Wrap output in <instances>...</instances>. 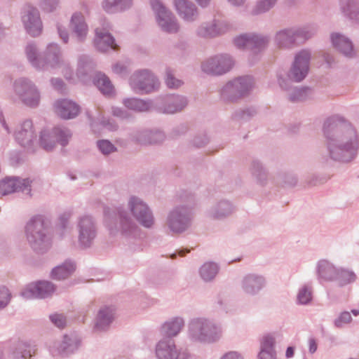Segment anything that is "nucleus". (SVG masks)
Returning a JSON list of instances; mask_svg holds the SVG:
<instances>
[{
  "label": "nucleus",
  "instance_id": "a211bd4d",
  "mask_svg": "<svg viewBox=\"0 0 359 359\" xmlns=\"http://www.w3.org/2000/svg\"><path fill=\"white\" fill-rule=\"evenodd\" d=\"M55 111L61 118L69 119L78 115L79 108L74 102L64 100L56 103Z\"/></svg>",
  "mask_w": 359,
  "mask_h": 359
},
{
  "label": "nucleus",
  "instance_id": "bb28decb",
  "mask_svg": "<svg viewBox=\"0 0 359 359\" xmlns=\"http://www.w3.org/2000/svg\"><path fill=\"white\" fill-rule=\"evenodd\" d=\"M252 39L250 43V49L253 55H256L262 51L269 41L267 36L257 35L254 33H252Z\"/></svg>",
  "mask_w": 359,
  "mask_h": 359
},
{
  "label": "nucleus",
  "instance_id": "864d4df0",
  "mask_svg": "<svg viewBox=\"0 0 359 359\" xmlns=\"http://www.w3.org/2000/svg\"><path fill=\"white\" fill-rule=\"evenodd\" d=\"M306 182L309 186H316L323 184L324 182V180L313 175L308 177Z\"/></svg>",
  "mask_w": 359,
  "mask_h": 359
},
{
  "label": "nucleus",
  "instance_id": "423d86ee",
  "mask_svg": "<svg viewBox=\"0 0 359 359\" xmlns=\"http://www.w3.org/2000/svg\"><path fill=\"white\" fill-rule=\"evenodd\" d=\"M130 86L136 92L148 93L157 88L159 83L149 71L143 70L131 77Z\"/></svg>",
  "mask_w": 359,
  "mask_h": 359
},
{
  "label": "nucleus",
  "instance_id": "b1692460",
  "mask_svg": "<svg viewBox=\"0 0 359 359\" xmlns=\"http://www.w3.org/2000/svg\"><path fill=\"white\" fill-rule=\"evenodd\" d=\"M202 69L208 74H222L224 71L222 57L211 58L203 64Z\"/></svg>",
  "mask_w": 359,
  "mask_h": 359
},
{
  "label": "nucleus",
  "instance_id": "ea45409f",
  "mask_svg": "<svg viewBox=\"0 0 359 359\" xmlns=\"http://www.w3.org/2000/svg\"><path fill=\"white\" fill-rule=\"evenodd\" d=\"M251 39H252V33H244L234 37L233 44L238 49H250Z\"/></svg>",
  "mask_w": 359,
  "mask_h": 359
},
{
  "label": "nucleus",
  "instance_id": "473e14b6",
  "mask_svg": "<svg viewBox=\"0 0 359 359\" xmlns=\"http://www.w3.org/2000/svg\"><path fill=\"white\" fill-rule=\"evenodd\" d=\"M337 275L336 276L335 280L339 282L341 286L351 283L356 279V275L353 271L339 269H337Z\"/></svg>",
  "mask_w": 359,
  "mask_h": 359
},
{
  "label": "nucleus",
  "instance_id": "6e6d98bb",
  "mask_svg": "<svg viewBox=\"0 0 359 359\" xmlns=\"http://www.w3.org/2000/svg\"><path fill=\"white\" fill-rule=\"evenodd\" d=\"M323 58L325 62L327 64L329 67H331L332 65L334 63V60L333 56L327 53L323 54Z\"/></svg>",
  "mask_w": 359,
  "mask_h": 359
},
{
  "label": "nucleus",
  "instance_id": "7c9ffc66",
  "mask_svg": "<svg viewBox=\"0 0 359 359\" xmlns=\"http://www.w3.org/2000/svg\"><path fill=\"white\" fill-rule=\"evenodd\" d=\"M23 102L28 106H36L39 103V96L36 89L25 83V91L22 95Z\"/></svg>",
  "mask_w": 359,
  "mask_h": 359
},
{
  "label": "nucleus",
  "instance_id": "603ef678",
  "mask_svg": "<svg viewBox=\"0 0 359 359\" xmlns=\"http://www.w3.org/2000/svg\"><path fill=\"white\" fill-rule=\"evenodd\" d=\"M10 299V294L6 288L0 290V309L4 307Z\"/></svg>",
  "mask_w": 359,
  "mask_h": 359
},
{
  "label": "nucleus",
  "instance_id": "a18cd8bd",
  "mask_svg": "<svg viewBox=\"0 0 359 359\" xmlns=\"http://www.w3.org/2000/svg\"><path fill=\"white\" fill-rule=\"evenodd\" d=\"M279 181L283 186L294 187L297 183V178L293 174L283 173L279 175Z\"/></svg>",
  "mask_w": 359,
  "mask_h": 359
},
{
  "label": "nucleus",
  "instance_id": "72a5a7b5",
  "mask_svg": "<svg viewBox=\"0 0 359 359\" xmlns=\"http://www.w3.org/2000/svg\"><path fill=\"white\" fill-rule=\"evenodd\" d=\"M277 0H258L251 11L252 15H258L270 11L276 4Z\"/></svg>",
  "mask_w": 359,
  "mask_h": 359
},
{
  "label": "nucleus",
  "instance_id": "0eeeda50",
  "mask_svg": "<svg viewBox=\"0 0 359 359\" xmlns=\"http://www.w3.org/2000/svg\"><path fill=\"white\" fill-rule=\"evenodd\" d=\"M151 4L157 15V21L161 28L167 32H175L178 25L173 20L171 13L168 12L158 0H152Z\"/></svg>",
  "mask_w": 359,
  "mask_h": 359
},
{
  "label": "nucleus",
  "instance_id": "7ed1b4c3",
  "mask_svg": "<svg viewBox=\"0 0 359 359\" xmlns=\"http://www.w3.org/2000/svg\"><path fill=\"white\" fill-rule=\"evenodd\" d=\"M255 87L253 76H239L226 83V100L236 102L248 96Z\"/></svg>",
  "mask_w": 359,
  "mask_h": 359
},
{
  "label": "nucleus",
  "instance_id": "c9c22d12",
  "mask_svg": "<svg viewBox=\"0 0 359 359\" xmlns=\"http://www.w3.org/2000/svg\"><path fill=\"white\" fill-rule=\"evenodd\" d=\"M72 26L78 36L81 38L86 36L87 27L83 21V18L81 14H75L72 16Z\"/></svg>",
  "mask_w": 359,
  "mask_h": 359
},
{
  "label": "nucleus",
  "instance_id": "8fccbe9b",
  "mask_svg": "<svg viewBox=\"0 0 359 359\" xmlns=\"http://www.w3.org/2000/svg\"><path fill=\"white\" fill-rule=\"evenodd\" d=\"M100 150L104 154H108L114 150L113 144L107 140H102L98 142Z\"/></svg>",
  "mask_w": 359,
  "mask_h": 359
},
{
  "label": "nucleus",
  "instance_id": "f03ea898",
  "mask_svg": "<svg viewBox=\"0 0 359 359\" xmlns=\"http://www.w3.org/2000/svg\"><path fill=\"white\" fill-rule=\"evenodd\" d=\"M315 33V29L310 27L286 28L276 33L274 43L279 48L292 49L311 39Z\"/></svg>",
  "mask_w": 359,
  "mask_h": 359
},
{
  "label": "nucleus",
  "instance_id": "2f4dec72",
  "mask_svg": "<svg viewBox=\"0 0 359 359\" xmlns=\"http://www.w3.org/2000/svg\"><path fill=\"white\" fill-rule=\"evenodd\" d=\"M74 269L75 268L72 263H65L53 270L52 277L57 280L66 278L74 271Z\"/></svg>",
  "mask_w": 359,
  "mask_h": 359
},
{
  "label": "nucleus",
  "instance_id": "4d7b16f0",
  "mask_svg": "<svg viewBox=\"0 0 359 359\" xmlns=\"http://www.w3.org/2000/svg\"><path fill=\"white\" fill-rule=\"evenodd\" d=\"M226 359H243V358L238 353L231 351L226 353Z\"/></svg>",
  "mask_w": 359,
  "mask_h": 359
},
{
  "label": "nucleus",
  "instance_id": "680f3d73",
  "mask_svg": "<svg viewBox=\"0 0 359 359\" xmlns=\"http://www.w3.org/2000/svg\"><path fill=\"white\" fill-rule=\"evenodd\" d=\"M294 348L292 347V346H289L287 347V350H286V353H285V356L287 358H291L294 355Z\"/></svg>",
  "mask_w": 359,
  "mask_h": 359
},
{
  "label": "nucleus",
  "instance_id": "412c9836",
  "mask_svg": "<svg viewBox=\"0 0 359 359\" xmlns=\"http://www.w3.org/2000/svg\"><path fill=\"white\" fill-rule=\"evenodd\" d=\"M275 339L271 336H265L261 343V350L258 359H276V353L274 350Z\"/></svg>",
  "mask_w": 359,
  "mask_h": 359
},
{
  "label": "nucleus",
  "instance_id": "bf43d9fd",
  "mask_svg": "<svg viewBox=\"0 0 359 359\" xmlns=\"http://www.w3.org/2000/svg\"><path fill=\"white\" fill-rule=\"evenodd\" d=\"M234 210H235L234 206L231 203L226 201V215L227 214L232 213L234 211Z\"/></svg>",
  "mask_w": 359,
  "mask_h": 359
},
{
  "label": "nucleus",
  "instance_id": "4468645a",
  "mask_svg": "<svg viewBox=\"0 0 359 359\" xmlns=\"http://www.w3.org/2000/svg\"><path fill=\"white\" fill-rule=\"evenodd\" d=\"M331 40L334 47L348 57L355 55L353 43L349 39L338 33L331 35Z\"/></svg>",
  "mask_w": 359,
  "mask_h": 359
},
{
  "label": "nucleus",
  "instance_id": "2eb2a0df",
  "mask_svg": "<svg viewBox=\"0 0 359 359\" xmlns=\"http://www.w3.org/2000/svg\"><path fill=\"white\" fill-rule=\"evenodd\" d=\"M30 186L27 179L9 178L0 182V194L6 195L16 191H23Z\"/></svg>",
  "mask_w": 359,
  "mask_h": 359
},
{
  "label": "nucleus",
  "instance_id": "79ce46f5",
  "mask_svg": "<svg viewBox=\"0 0 359 359\" xmlns=\"http://www.w3.org/2000/svg\"><path fill=\"white\" fill-rule=\"evenodd\" d=\"M186 105L185 101L180 97L175 98L172 102H169L165 109V112L168 114H174L181 111Z\"/></svg>",
  "mask_w": 359,
  "mask_h": 359
},
{
  "label": "nucleus",
  "instance_id": "f3484780",
  "mask_svg": "<svg viewBox=\"0 0 359 359\" xmlns=\"http://www.w3.org/2000/svg\"><path fill=\"white\" fill-rule=\"evenodd\" d=\"M23 21L27 32L32 36L39 35L41 32V22L35 8H32L23 17Z\"/></svg>",
  "mask_w": 359,
  "mask_h": 359
},
{
  "label": "nucleus",
  "instance_id": "393cba45",
  "mask_svg": "<svg viewBox=\"0 0 359 359\" xmlns=\"http://www.w3.org/2000/svg\"><path fill=\"white\" fill-rule=\"evenodd\" d=\"M187 219L180 214L172 212L169 218V226L175 233L183 231L187 226Z\"/></svg>",
  "mask_w": 359,
  "mask_h": 359
},
{
  "label": "nucleus",
  "instance_id": "a878e982",
  "mask_svg": "<svg viewBox=\"0 0 359 359\" xmlns=\"http://www.w3.org/2000/svg\"><path fill=\"white\" fill-rule=\"evenodd\" d=\"M32 136V123L30 121H26L23 123L21 129L17 132L16 139L25 146L31 141Z\"/></svg>",
  "mask_w": 359,
  "mask_h": 359
},
{
  "label": "nucleus",
  "instance_id": "6e6552de",
  "mask_svg": "<svg viewBox=\"0 0 359 359\" xmlns=\"http://www.w3.org/2000/svg\"><path fill=\"white\" fill-rule=\"evenodd\" d=\"M70 134L68 131L63 130L61 128H55L52 132H43L40 138L41 146L46 151L53 149L56 142H59L62 146H65Z\"/></svg>",
  "mask_w": 359,
  "mask_h": 359
},
{
  "label": "nucleus",
  "instance_id": "13d9d810",
  "mask_svg": "<svg viewBox=\"0 0 359 359\" xmlns=\"http://www.w3.org/2000/svg\"><path fill=\"white\" fill-rule=\"evenodd\" d=\"M317 350V344L314 339H309V352L313 353Z\"/></svg>",
  "mask_w": 359,
  "mask_h": 359
},
{
  "label": "nucleus",
  "instance_id": "9b49d317",
  "mask_svg": "<svg viewBox=\"0 0 359 359\" xmlns=\"http://www.w3.org/2000/svg\"><path fill=\"white\" fill-rule=\"evenodd\" d=\"M130 205L135 217L143 226L150 227L153 224V217L145 204L137 198H132Z\"/></svg>",
  "mask_w": 359,
  "mask_h": 359
},
{
  "label": "nucleus",
  "instance_id": "37998d69",
  "mask_svg": "<svg viewBox=\"0 0 359 359\" xmlns=\"http://www.w3.org/2000/svg\"><path fill=\"white\" fill-rule=\"evenodd\" d=\"M312 299L311 287L308 285L302 287L297 294L298 302L301 304H307Z\"/></svg>",
  "mask_w": 359,
  "mask_h": 359
},
{
  "label": "nucleus",
  "instance_id": "58836bf2",
  "mask_svg": "<svg viewBox=\"0 0 359 359\" xmlns=\"http://www.w3.org/2000/svg\"><path fill=\"white\" fill-rule=\"evenodd\" d=\"M125 106L134 111H145L149 109V104L141 100L127 99L124 100Z\"/></svg>",
  "mask_w": 359,
  "mask_h": 359
},
{
  "label": "nucleus",
  "instance_id": "c03bdc74",
  "mask_svg": "<svg viewBox=\"0 0 359 359\" xmlns=\"http://www.w3.org/2000/svg\"><path fill=\"white\" fill-rule=\"evenodd\" d=\"M256 113V110L252 108L239 109L234 112L233 118L237 121H248Z\"/></svg>",
  "mask_w": 359,
  "mask_h": 359
},
{
  "label": "nucleus",
  "instance_id": "aec40b11",
  "mask_svg": "<svg viewBox=\"0 0 359 359\" xmlns=\"http://www.w3.org/2000/svg\"><path fill=\"white\" fill-rule=\"evenodd\" d=\"M340 8L345 16L359 22V0H340Z\"/></svg>",
  "mask_w": 359,
  "mask_h": 359
},
{
  "label": "nucleus",
  "instance_id": "c85d7f7f",
  "mask_svg": "<svg viewBox=\"0 0 359 359\" xmlns=\"http://www.w3.org/2000/svg\"><path fill=\"white\" fill-rule=\"evenodd\" d=\"M184 322L181 318H175L172 321L168 322L163 325L164 334L168 337L177 335L181 330Z\"/></svg>",
  "mask_w": 359,
  "mask_h": 359
},
{
  "label": "nucleus",
  "instance_id": "69168bd1",
  "mask_svg": "<svg viewBox=\"0 0 359 359\" xmlns=\"http://www.w3.org/2000/svg\"><path fill=\"white\" fill-rule=\"evenodd\" d=\"M22 357L23 358H29L32 357L31 350L29 351L25 350L22 355Z\"/></svg>",
  "mask_w": 359,
  "mask_h": 359
},
{
  "label": "nucleus",
  "instance_id": "c756f323",
  "mask_svg": "<svg viewBox=\"0 0 359 359\" xmlns=\"http://www.w3.org/2000/svg\"><path fill=\"white\" fill-rule=\"evenodd\" d=\"M175 4L180 15L187 20H192L195 10L186 0H175Z\"/></svg>",
  "mask_w": 359,
  "mask_h": 359
},
{
  "label": "nucleus",
  "instance_id": "5701e85b",
  "mask_svg": "<svg viewBox=\"0 0 359 359\" xmlns=\"http://www.w3.org/2000/svg\"><path fill=\"white\" fill-rule=\"evenodd\" d=\"M80 242L87 246L90 241L95 237V231L93 227V223L90 218L86 217L80 222Z\"/></svg>",
  "mask_w": 359,
  "mask_h": 359
},
{
  "label": "nucleus",
  "instance_id": "09e8293b",
  "mask_svg": "<svg viewBox=\"0 0 359 359\" xmlns=\"http://www.w3.org/2000/svg\"><path fill=\"white\" fill-rule=\"evenodd\" d=\"M165 83L168 87L170 88H175L180 87L182 82L180 80L175 79L170 70H168L166 72Z\"/></svg>",
  "mask_w": 359,
  "mask_h": 359
},
{
  "label": "nucleus",
  "instance_id": "f704fd0d",
  "mask_svg": "<svg viewBox=\"0 0 359 359\" xmlns=\"http://www.w3.org/2000/svg\"><path fill=\"white\" fill-rule=\"evenodd\" d=\"M311 89L307 87L295 88L288 95L290 101L292 102L305 100L311 93Z\"/></svg>",
  "mask_w": 359,
  "mask_h": 359
},
{
  "label": "nucleus",
  "instance_id": "4be33fe9",
  "mask_svg": "<svg viewBox=\"0 0 359 359\" xmlns=\"http://www.w3.org/2000/svg\"><path fill=\"white\" fill-rule=\"evenodd\" d=\"M156 355L159 359H176L177 352L173 342L170 339L161 341L156 347Z\"/></svg>",
  "mask_w": 359,
  "mask_h": 359
},
{
  "label": "nucleus",
  "instance_id": "dca6fc26",
  "mask_svg": "<svg viewBox=\"0 0 359 359\" xmlns=\"http://www.w3.org/2000/svg\"><path fill=\"white\" fill-rule=\"evenodd\" d=\"M95 32V43L99 50L104 52L109 49H117V45L114 43V38L108 32L97 28Z\"/></svg>",
  "mask_w": 359,
  "mask_h": 359
},
{
  "label": "nucleus",
  "instance_id": "6ab92c4d",
  "mask_svg": "<svg viewBox=\"0 0 359 359\" xmlns=\"http://www.w3.org/2000/svg\"><path fill=\"white\" fill-rule=\"evenodd\" d=\"M337 269L327 260L323 259L318 262L317 273L318 278L325 281H332L335 280L337 275Z\"/></svg>",
  "mask_w": 359,
  "mask_h": 359
},
{
  "label": "nucleus",
  "instance_id": "20e7f679",
  "mask_svg": "<svg viewBox=\"0 0 359 359\" xmlns=\"http://www.w3.org/2000/svg\"><path fill=\"white\" fill-rule=\"evenodd\" d=\"M311 53L309 50H302L294 57V62L287 74L288 78L294 82H300L307 76L309 70Z\"/></svg>",
  "mask_w": 359,
  "mask_h": 359
},
{
  "label": "nucleus",
  "instance_id": "f8f14e48",
  "mask_svg": "<svg viewBox=\"0 0 359 359\" xmlns=\"http://www.w3.org/2000/svg\"><path fill=\"white\" fill-rule=\"evenodd\" d=\"M54 291L53 285L46 281L38 282L31 284L26 288L22 296L25 298H44L48 297Z\"/></svg>",
  "mask_w": 359,
  "mask_h": 359
},
{
  "label": "nucleus",
  "instance_id": "a19ab883",
  "mask_svg": "<svg viewBox=\"0 0 359 359\" xmlns=\"http://www.w3.org/2000/svg\"><path fill=\"white\" fill-rule=\"evenodd\" d=\"M111 311V309L109 308H106L104 310H101L99 312L96 323L97 327L102 328L103 326L107 325L111 322L113 319Z\"/></svg>",
  "mask_w": 359,
  "mask_h": 359
},
{
  "label": "nucleus",
  "instance_id": "9d476101",
  "mask_svg": "<svg viewBox=\"0 0 359 359\" xmlns=\"http://www.w3.org/2000/svg\"><path fill=\"white\" fill-rule=\"evenodd\" d=\"M44 221L41 217H35L29 221L26 226L27 239L31 243L40 244L46 237Z\"/></svg>",
  "mask_w": 359,
  "mask_h": 359
},
{
  "label": "nucleus",
  "instance_id": "1a4fd4ad",
  "mask_svg": "<svg viewBox=\"0 0 359 359\" xmlns=\"http://www.w3.org/2000/svg\"><path fill=\"white\" fill-rule=\"evenodd\" d=\"M266 285L265 278L260 275L249 273L245 276L241 282L243 291L251 296L256 295Z\"/></svg>",
  "mask_w": 359,
  "mask_h": 359
},
{
  "label": "nucleus",
  "instance_id": "e433bc0d",
  "mask_svg": "<svg viewBox=\"0 0 359 359\" xmlns=\"http://www.w3.org/2000/svg\"><path fill=\"white\" fill-rule=\"evenodd\" d=\"M95 85L104 95H111L114 91V87L109 79L104 74H98L95 80Z\"/></svg>",
  "mask_w": 359,
  "mask_h": 359
},
{
  "label": "nucleus",
  "instance_id": "4c0bfd02",
  "mask_svg": "<svg viewBox=\"0 0 359 359\" xmlns=\"http://www.w3.org/2000/svg\"><path fill=\"white\" fill-rule=\"evenodd\" d=\"M218 272V267L216 264L209 262L204 264L201 268V276L205 280H210L215 277Z\"/></svg>",
  "mask_w": 359,
  "mask_h": 359
},
{
  "label": "nucleus",
  "instance_id": "3c124183",
  "mask_svg": "<svg viewBox=\"0 0 359 359\" xmlns=\"http://www.w3.org/2000/svg\"><path fill=\"white\" fill-rule=\"evenodd\" d=\"M51 321L59 328H62L66 325L65 318L62 315L54 314L50 316Z\"/></svg>",
  "mask_w": 359,
  "mask_h": 359
},
{
  "label": "nucleus",
  "instance_id": "de8ad7c7",
  "mask_svg": "<svg viewBox=\"0 0 359 359\" xmlns=\"http://www.w3.org/2000/svg\"><path fill=\"white\" fill-rule=\"evenodd\" d=\"M199 34L204 37H213L219 34V29L215 23L210 25L208 27L202 28Z\"/></svg>",
  "mask_w": 359,
  "mask_h": 359
},
{
  "label": "nucleus",
  "instance_id": "cd10ccee",
  "mask_svg": "<svg viewBox=\"0 0 359 359\" xmlns=\"http://www.w3.org/2000/svg\"><path fill=\"white\" fill-rule=\"evenodd\" d=\"M131 4V0H104L102 3L104 10L108 13L121 11Z\"/></svg>",
  "mask_w": 359,
  "mask_h": 359
},
{
  "label": "nucleus",
  "instance_id": "5fc2aeb1",
  "mask_svg": "<svg viewBox=\"0 0 359 359\" xmlns=\"http://www.w3.org/2000/svg\"><path fill=\"white\" fill-rule=\"evenodd\" d=\"M235 60L230 55H226V72L231 70L235 65Z\"/></svg>",
  "mask_w": 359,
  "mask_h": 359
},
{
  "label": "nucleus",
  "instance_id": "39448f33",
  "mask_svg": "<svg viewBox=\"0 0 359 359\" xmlns=\"http://www.w3.org/2000/svg\"><path fill=\"white\" fill-rule=\"evenodd\" d=\"M189 331L196 341L205 342L215 341L218 334L215 326L201 319L193 320L189 325Z\"/></svg>",
  "mask_w": 359,
  "mask_h": 359
},
{
  "label": "nucleus",
  "instance_id": "e2e57ef3",
  "mask_svg": "<svg viewBox=\"0 0 359 359\" xmlns=\"http://www.w3.org/2000/svg\"><path fill=\"white\" fill-rule=\"evenodd\" d=\"M278 83H279L280 86L282 88H283V89H286L287 88V82H286V81L283 78L279 77L278 78Z\"/></svg>",
  "mask_w": 359,
  "mask_h": 359
},
{
  "label": "nucleus",
  "instance_id": "ddd939ff",
  "mask_svg": "<svg viewBox=\"0 0 359 359\" xmlns=\"http://www.w3.org/2000/svg\"><path fill=\"white\" fill-rule=\"evenodd\" d=\"M248 172L255 182L264 187L269 182V172L264 164L258 159H253L248 165Z\"/></svg>",
  "mask_w": 359,
  "mask_h": 359
},
{
  "label": "nucleus",
  "instance_id": "052dcab7",
  "mask_svg": "<svg viewBox=\"0 0 359 359\" xmlns=\"http://www.w3.org/2000/svg\"><path fill=\"white\" fill-rule=\"evenodd\" d=\"M228 1L235 6H240L244 4L245 0H228Z\"/></svg>",
  "mask_w": 359,
  "mask_h": 359
},
{
  "label": "nucleus",
  "instance_id": "0e129e2a",
  "mask_svg": "<svg viewBox=\"0 0 359 359\" xmlns=\"http://www.w3.org/2000/svg\"><path fill=\"white\" fill-rule=\"evenodd\" d=\"M53 84L57 89H60L62 86V83L59 79L53 80Z\"/></svg>",
  "mask_w": 359,
  "mask_h": 359
},
{
  "label": "nucleus",
  "instance_id": "774afa93",
  "mask_svg": "<svg viewBox=\"0 0 359 359\" xmlns=\"http://www.w3.org/2000/svg\"><path fill=\"white\" fill-rule=\"evenodd\" d=\"M196 1L201 6H205L208 2L209 0H196Z\"/></svg>",
  "mask_w": 359,
  "mask_h": 359
},
{
  "label": "nucleus",
  "instance_id": "338daca9",
  "mask_svg": "<svg viewBox=\"0 0 359 359\" xmlns=\"http://www.w3.org/2000/svg\"><path fill=\"white\" fill-rule=\"evenodd\" d=\"M59 33L60 37L63 39L64 42L66 43L67 41V34L62 32L60 29H59Z\"/></svg>",
  "mask_w": 359,
  "mask_h": 359
},
{
  "label": "nucleus",
  "instance_id": "49530a36",
  "mask_svg": "<svg viewBox=\"0 0 359 359\" xmlns=\"http://www.w3.org/2000/svg\"><path fill=\"white\" fill-rule=\"evenodd\" d=\"M351 320L352 317L351 313L348 311H344L341 313L339 316L334 320V324L337 327L340 328L344 324L351 323Z\"/></svg>",
  "mask_w": 359,
  "mask_h": 359
},
{
  "label": "nucleus",
  "instance_id": "f257e3e1",
  "mask_svg": "<svg viewBox=\"0 0 359 359\" xmlns=\"http://www.w3.org/2000/svg\"><path fill=\"white\" fill-rule=\"evenodd\" d=\"M323 133L327 149L325 161L348 163L356 157L359 138L351 123L338 118H329L324 123Z\"/></svg>",
  "mask_w": 359,
  "mask_h": 359
}]
</instances>
